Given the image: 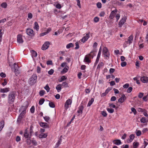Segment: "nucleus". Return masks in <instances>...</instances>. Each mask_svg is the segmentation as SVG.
Instances as JSON below:
<instances>
[{"mask_svg":"<svg viewBox=\"0 0 148 148\" xmlns=\"http://www.w3.org/2000/svg\"><path fill=\"white\" fill-rule=\"evenodd\" d=\"M72 103V101L70 99L66 100L64 104V108L65 110H67L69 108V105H71Z\"/></svg>","mask_w":148,"mask_h":148,"instance_id":"9","label":"nucleus"},{"mask_svg":"<svg viewBox=\"0 0 148 148\" xmlns=\"http://www.w3.org/2000/svg\"><path fill=\"white\" fill-rule=\"evenodd\" d=\"M144 148H145L148 144V140L146 139H144Z\"/></svg>","mask_w":148,"mask_h":148,"instance_id":"34","label":"nucleus"},{"mask_svg":"<svg viewBox=\"0 0 148 148\" xmlns=\"http://www.w3.org/2000/svg\"><path fill=\"white\" fill-rule=\"evenodd\" d=\"M54 70L53 69H51L50 71H49L48 72V73H49V74L50 75H51L52 74H53V72H54Z\"/></svg>","mask_w":148,"mask_h":148,"instance_id":"51","label":"nucleus"},{"mask_svg":"<svg viewBox=\"0 0 148 148\" xmlns=\"http://www.w3.org/2000/svg\"><path fill=\"white\" fill-rule=\"evenodd\" d=\"M126 98V97L125 96V95L123 94L121 97L118 100V101L121 103H122L124 102Z\"/></svg>","mask_w":148,"mask_h":148,"instance_id":"14","label":"nucleus"},{"mask_svg":"<svg viewBox=\"0 0 148 148\" xmlns=\"http://www.w3.org/2000/svg\"><path fill=\"white\" fill-rule=\"evenodd\" d=\"M31 143H32L33 145H37V142L35 140H32Z\"/></svg>","mask_w":148,"mask_h":148,"instance_id":"47","label":"nucleus"},{"mask_svg":"<svg viewBox=\"0 0 148 148\" xmlns=\"http://www.w3.org/2000/svg\"><path fill=\"white\" fill-rule=\"evenodd\" d=\"M101 114L104 117L106 116L107 115L106 112L104 111L102 112Z\"/></svg>","mask_w":148,"mask_h":148,"instance_id":"48","label":"nucleus"},{"mask_svg":"<svg viewBox=\"0 0 148 148\" xmlns=\"http://www.w3.org/2000/svg\"><path fill=\"white\" fill-rule=\"evenodd\" d=\"M66 79H67V78L66 77L64 76H63L61 78V82L65 80H66Z\"/></svg>","mask_w":148,"mask_h":148,"instance_id":"57","label":"nucleus"},{"mask_svg":"<svg viewBox=\"0 0 148 148\" xmlns=\"http://www.w3.org/2000/svg\"><path fill=\"white\" fill-rule=\"evenodd\" d=\"M49 105L50 107L51 108H53L55 107V105L54 103L52 102H50L49 103Z\"/></svg>","mask_w":148,"mask_h":148,"instance_id":"40","label":"nucleus"},{"mask_svg":"<svg viewBox=\"0 0 148 148\" xmlns=\"http://www.w3.org/2000/svg\"><path fill=\"white\" fill-rule=\"evenodd\" d=\"M90 37V33H87L86 34V36H84L82 38L81 40V41L83 43H84L85 41H87Z\"/></svg>","mask_w":148,"mask_h":148,"instance_id":"13","label":"nucleus"},{"mask_svg":"<svg viewBox=\"0 0 148 148\" xmlns=\"http://www.w3.org/2000/svg\"><path fill=\"white\" fill-rule=\"evenodd\" d=\"M116 97L115 96H112V97L111 99V101H114L116 100Z\"/></svg>","mask_w":148,"mask_h":148,"instance_id":"63","label":"nucleus"},{"mask_svg":"<svg viewBox=\"0 0 148 148\" xmlns=\"http://www.w3.org/2000/svg\"><path fill=\"white\" fill-rule=\"evenodd\" d=\"M61 139H59L58 141V142L56 144L55 146V147L57 148L58 147L59 145L61 144Z\"/></svg>","mask_w":148,"mask_h":148,"instance_id":"33","label":"nucleus"},{"mask_svg":"<svg viewBox=\"0 0 148 148\" xmlns=\"http://www.w3.org/2000/svg\"><path fill=\"white\" fill-rule=\"evenodd\" d=\"M117 12V10L116 9L112 11L110 13L109 17L110 19H112L114 17V16Z\"/></svg>","mask_w":148,"mask_h":148,"instance_id":"12","label":"nucleus"},{"mask_svg":"<svg viewBox=\"0 0 148 148\" xmlns=\"http://www.w3.org/2000/svg\"><path fill=\"white\" fill-rule=\"evenodd\" d=\"M132 87H130L127 89V92L128 93L130 92L132 90Z\"/></svg>","mask_w":148,"mask_h":148,"instance_id":"58","label":"nucleus"},{"mask_svg":"<svg viewBox=\"0 0 148 148\" xmlns=\"http://www.w3.org/2000/svg\"><path fill=\"white\" fill-rule=\"evenodd\" d=\"M17 42L19 44H22L23 42V40L22 38V35L19 34L17 35Z\"/></svg>","mask_w":148,"mask_h":148,"instance_id":"7","label":"nucleus"},{"mask_svg":"<svg viewBox=\"0 0 148 148\" xmlns=\"http://www.w3.org/2000/svg\"><path fill=\"white\" fill-rule=\"evenodd\" d=\"M26 32L27 34L30 36H34L35 34L33 30L31 28H28L26 29Z\"/></svg>","mask_w":148,"mask_h":148,"instance_id":"6","label":"nucleus"},{"mask_svg":"<svg viewBox=\"0 0 148 148\" xmlns=\"http://www.w3.org/2000/svg\"><path fill=\"white\" fill-rule=\"evenodd\" d=\"M47 136V135L45 134L42 133L39 135V137L40 138H46Z\"/></svg>","mask_w":148,"mask_h":148,"instance_id":"28","label":"nucleus"},{"mask_svg":"<svg viewBox=\"0 0 148 148\" xmlns=\"http://www.w3.org/2000/svg\"><path fill=\"white\" fill-rule=\"evenodd\" d=\"M7 4L6 3H3L1 4V6L3 8H6L7 7Z\"/></svg>","mask_w":148,"mask_h":148,"instance_id":"42","label":"nucleus"},{"mask_svg":"<svg viewBox=\"0 0 148 148\" xmlns=\"http://www.w3.org/2000/svg\"><path fill=\"white\" fill-rule=\"evenodd\" d=\"M56 89L59 92L61 90V84H58L56 87Z\"/></svg>","mask_w":148,"mask_h":148,"instance_id":"32","label":"nucleus"},{"mask_svg":"<svg viewBox=\"0 0 148 148\" xmlns=\"http://www.w3.org/2000/svg\"><path fill=\"white\" fill-rule=\"evenodd\" d=\"M126 19V17H123L122 19L120 21L119 23V27H121L124 23L125 22Z\"/></svg>","mask_w":148,"mask_h":148,"instance_id":"11","label":"nucleus"},{"mask_svg":"<svg viewBox=\"0 0 148 148\" xmlns=\"http://www.w3.org/2000/svg\"><path fill=\"white\" fill-rule=\"evenodd\" d=\"M69 68V67L66 66L61 72V73H64L66 72L68 70Z\"/></svg>","mask_w":148,"mask_h":148,"instance_id":"26","label":"nucleus"},{"mask_svg":"<svg viewBox=\"0 0 148 148\" xmlns=\"http://www.w3.org/2000/svg\"><path fill=\"white\" fill-rule=\"evenodd\" d=\"M14 72L15 74L17 76L21 72V71L19 66L16 63H15L14 64Z\"/></svg>","mask_w":148,"mask_h":148,"instance_id":"3","label":"nucleus"},{"mask_svg":"<svg viewBox=\"0 0 148 148\" xmlns=\"http://www.w3.org/2000/svg\"><path fill=\"white\" fill-rule=\"evenodd\" d=\"M40 125L41 127L45 128H49L48 124L46 123L41 122L40 123Z\"/></svg>","mask_w":148,"mask_h":148,"instance_id":"17","label":"nucleus"},{"mask_svg":"<svg viewBox=\"0 0 148 148\" xmlns=\"http://www.w3.org/2000/svg\"><path fill=\"white\" fill-rule=\"evenodd\" d=\"M97 5L98 8H100L101 7V4L100 2H98L97 3Z\"/></svg>","mask_w":148,"mask_h":148,"instance_id":"54","label":"nucleus"},{"mask_svg":"<svg viewBox=\"0 0 148 148\" xmlns=\"http://www.w3.org/2000/svg\"><path fill=\"white\" fill-rule=\"evenodd\" d=\"M34 29H36V31H38L39 29V26L37 22H35L34 23Z\"/></svg>","mask_w":148,"mask_h":148,"instance_id":"25","label":"nucleus"},{"mask_svg":"<svg viewBox=\"0 0 148 148\" xmlns=\"http://www.w3.org/2000/svg\"><path fill=\"white\" fill-rule=\"evenodd\" d=\"M8 59L9 65L10 66H11L12 64V62L14 61V59L12 57H11L10 58L8 57Z\"/></svg>","mask_w":148,"mask_h":148,"instance_id":"23","label":"nucleus"},{"mask_svg":"<svg viewBox=\"0 0 148 148\" xmlns=\"http://www.w3.org/2000/svg\"><path fill=\"white\" fill-rule=\"evenodd\" d=\"M133 36L132 35H131L128 38L127 41H126L124 44L123 46L124 47H126L127 46V44H128L130 45L132 43L133 40Z\"/></svg>","mask_w":148,"mask_h":148,"instance_id":"5","label":"nucleus"},{"mask_svg":"<svg viewBox=\"0 0 148 148\" xmlns=\"http://www.w3.org/2000/svg\"><path fill=\"white\" fill-rule=\"evenodd\" d=\"M136 135L137 136H139L141 134V132L140 131L138 130L136 133Z\"/></svg>","mask_w":148,"mask_h":148,"instance_id":"56","label":"nucleus"},{"mask_svg":"<svg viewBox=\"0 0 148 148\" xmlns=\"http://www.w3.org/2000/svg\"><path fill=\"white\" fill-rule=\"evenodd\" d=\"M130 139L127 140V142L128 143H131L132 141L134 138V136L133 134H131L130 135Z\"/></svg>","mask_w":148,"mask_h":148,"instance_id":"21","label":"nucleus"},{"mask_svg":"<svg viewBox=\"0 0 148 148\" xmlns=\"http://www.w3.org/2000/svg\"><path fill=\"white\" fill-rule=\"evenodd\" d=\"M131 110L134 114H136V110L134 108H131Z\"/></svg>","mask_w":148,"mask_h":148,"instance_id":"49","label":"nucleus"},{"mask_svg":"<svg viewBox=\"0 0 148 148\" xmlns=\"http://www.w3.org/2000/svg\"><path fill=\"white\" fill-rule=\"evenodd\" d=\"M44 88L47 90V92H48L49 91L50 89L49 87L47 85L45 86V87H44Z\"/></svg>","mask_w":148,"mask_h":148,"instance_id":"44","label":"nucleus"},{"mask_svg":"<svg viewBox=\"0 0 148 148\" xmlns=\"http://www.w3.org/2000/svg\"><path fill=\"white\" fill-rule=\"evenodd\" d=\"M94 21L95 23L99 21V18L98 17H95L94 19Z\"/></svg>","mask_w":148,"mask_h":148,"instance_id":"45","label":"nucleus"},{"mask_svg":"<svg viewBox=\"0 0 148 148\" xmlns=\"http://www.w3.org/2000/svg\"><path fill=\"white\" fill-rule=\"evenodd\" d=\"M127 64V63L126 62H122L121 63V65L122 67L125 66Z\"/></svg>","mask_w":148,"mask_h":148,"instance_id":"59","label":"nucleus"},{"mask_svg":"<svg viewBox=\"0 0 148 148\" xmlns=\"http://www.w3.org/2000/svg\"><path fill=\"white\" fill-rule=\"evenodd\" d=\"M24 136L25 138H27L29 136V134L28 133V131L27 129H26L24 133Z\"/></svg>","mask_w":148,"mask_h":148,"instance_id":"24","label":"nucleus"},{"mask_svg":"<svg viewBox=\"0 0 148 148\" xmlns=\"http://www.w3.org/2000/svg\"><path fill=\"white\" fill-rule=\"evenodd\" d=\"M75 45L76 46V47L75 48V49H79V46L78 43L77 42H76L75 43Z\"/></svg>","mask_w":148,"mask_h":148,"instance_id":"55","label":"nucleus"},{"mask_svg":"<svg viewBox=\"0 0 148 148\" xmlns=\"http://www.w3.org/2000/svg\"><path fill=\"white\" fill-rule=\"evenodd\" d=\"M62 85L64 87H68V84L65 82H63Z\"/></svg>","mask_w":148,"mask_h":148,"instance_id":"39","label":"nucleus"},{"mask_svg":"<svg viewBox=\"0 0 148 148\" xmlns=\"http://www.w3.org/2000/svg\"><path fill=\"white\" fill-rule=\"evenodd\" d=\"M141 81L144 83H147L148 82V78L146 76H143L140 78Z\"/></svg>","mask_w":148,"mask_h":148,"instance_id":"15","label":"nucleus"},{"mask_svg":"<svg viewBox=\"0 0 148 148\" xmlns=\"http://www.w3.org/2000/svg\"><path fill=\"white\" fill-rule=\"evenodd\" d=\"M139 143L137 142H134L133 143V147L134 148H137L139 145Z\"/></svg>","mask_w":148,"mask_h":148,"instance_id":"29","label":"nucleus"},{"mask_svg":"<svg viewBox=\"0 0 148 148\" xmlns=\"http://www.w3.org/2000/svg\"><path fill=\"white\" fill-rule=\"evenodd\" d=\"M73 45L72 43H70L69 44H68L66 46V47L67 48L69 49L71 47H73Z\"/></svg>","mask_w":148,"mask_h":148,"instance_id":"38","label":"nucleus"},{"mask_svg":"<svg viewBox=\"0 0 148 148\" xmlns=\"http://www.w3.org/2000/svg\"><path fill=\"white\" fill-rule=\"evenodd\" d=\"M32 14L31 13H29L28 15V17L29 18H31L32 17Z\"/></svg>","mask_w":148,"mask_h":148,"instance_id":"62","label":"nucleus"},{"mask_svg":"<svg viewBox=\"0 0 148 148\" xmlns=\"http://www.w3.org/2000/svg\"><path fill=\"white\" fill-rule=\"evenodd\" d=\"M44 119L46 121L48 122V121L49 120L50 118L49 116H46L44 117Z\"/></svg>","mask_w":148,"mask_h":148,"instance_id":"64","label":"nucleus"},{"mask_svg":"<svg viewBox=\"0 0 148 148\" xmlns=\"http://www.w3.org/2000/svg\"><path fill=\"white\" fill-rule=\"evenodd\" d=\"M36 75L35 74H34L29 79L28 81V83L30 85H33L36 82Z\"/></svg>","mask_w":148,"mask_h":148,"instance_id":"2","label":"nucleus"},{"mask_svg":"<svg viewBox=\"0 0 148 148\" xmlns=\"http://www.w3.org/2000/svg\"><path fill=\"white\" fill-rule=\"evenodd\" d=\"M47 65H52V62L51 60H48L47 62Z\"/></svg>","mask_w":148,"mask_h":148,"instance_id":"61","label":"nucleus"},{"mask_svg":"<svg viewBox=\"0 0 148 148\" xmlns=\"http://www.w3.org/2000/svg\"><path fill=\"white\" fill-rule=\"evenodd\" d=\"M103 62H101L98 65L97 68H100L103 65Z\"/></svg>","mask_w":148,"mask_h":148,"instance_id":"60","label":"nucleus"},{"mask_svg":"<svg viewBox=\"0 0 148 148\" xmlns=\"http://www.w3.org/2000/svg\"><path fill=\"white\" fill-rule=\"evenodd\" d=\"M32 57H36L37 55V53L35 51L32 50Z\"/></svg>","mask_w":148,"mask_h":148,"instance_id":"31","label":"nucleus"},{"mask_svg":"<svg viewBox=\"0 0 148 148\" xmlns=\"http://www.w3.org/2000/svg\"><path fill=\"white\" fill-rule=\"evenodd\" d=\"M10 91V88H1L0 89V92L5 93L7 92Z\"/></svg>","mask_w":148,"mask_h":148,"instance_id":"16","label":"nucleus"},{"mask_svg":"<svg viewBox=\"0 0 148 148\" xmlns=\"http://www.w3.org/2000/svg\"><path fill=\"white\" fill-rule=\"evenodd\" d=\"M50 45V43L49 42H46L42 46V50H44L47 49L49 47Z\"/></svg>","mask_w":148,"mask_h":148,"instance_id":"10","label":"nucleus"},{"mask_svg":"<svg viewBox=\"0 0 148 148\" xmlns=\"http://www.w3.org/2000/svg\"><path fill=\"white\" fill-rule=\"evenodd\" d=\"M101 47H100V48L99 49V51L98 53V54L97 57H100L101 53Z\"/></svg>","mask_w":148,"mask_h":148,"instance_id":"53","label":"nucleus"},{"mask_svg":"<svg viewBox=\"0 0 148 148\" xmlns=\"http://www.w3.org/2000/svg\"><path fill=\"white\" fill-rule=\"evenodd\" d=\"M141 122L145 123L148 122V120L145 117H142L140 120Z\"/></svg>","mask_w":148,"mask_h":148,"instance_id":"27","label":"nucleus"},{"mask_svg":"<svg viewBox=\"0 0 148 148\" xmlns=\"http://www.w3.org/2000/svg\"><path fill=\"white\" fill-rule=\"evenodd\" d=\"M107 110L109 112L111 113H113L114 112V110L112 108H107Z\"/></svg>","mask_w":148,"mask_h":148,"instance_id":"35","label":"nucleus"},{"mask_svg":"<svg viewBox=\"0 0 148 148\" xmlns=\"http://www.w3.org/2000/svg\"><path fill=\"white\" fill-rule=\"evenodd\" d=\"M83 109V106L82 105L80 106L79 108V110L77 111V112L79 114H82Z\"/></svg>","mask_w":148,"mask_h":148,"instance_id":"20","label":"nucleus"},{"mask_svg":"<svg viewBox=\"0 0 148 148\" xmlns=\"http://www.w3.org/2000/svg\"><path fill=\"white\" fill-rule=\"evenodd\" d=\"M103 52L104 55V57H105V58L108 60L109 58L110 54L107 47H105L104 48Z\"/></svg>","mask_w":148,"mask_h":148,"instance_id":"4","label":"nucleus"},{"mask_svg":"<svg viewBox=\"0 0 148 148\" xmlns=\"http://www.w3.org/2000/svg\"><path fill=\"white\" fill-rule=\"evenodd\" d=\"M2 30L0 29V44H1V42L2 41V36L3 34V32H2Z\"/></svg>","mask_w":148,"mask_h":148,"instance_id":"37","label":"nucleus"},{"mask_svg":"<svg viewBox=\"0 0 148 148\" xmlns=\"http://www.w3.org/2000/svg\"><path fill=\"white\" fill-rule=\"evenodd\" d=\"M45 101V99L44 98L40 99L39 102V104L40 105H42L44 103Z\"/></svg>","mask_w":148,"mask_h":148,"instance_id":"36","label":"nucleus"},{"mask_svg":"<svg viewBox=\"0 0 148 148\" xmlns=\"http://www.w3.org/2000/svg\"><path fill=\"white\" fill-rule=\"evenodd\" d=\"M45 91L44 90H42L40 91L39 95L40 96H42L45 94Z\"/></svg>","mask_w":148,"mask_h":148,"instance_id":"41","label":"nucleus"},{"mask_svg":"<svg viewBox=\"0 0 148 148\" xmlns=\"http://www.w3.org/2000/svg\"><path fill=\"white\" fill-rule=\"evenodd\" d=\"M4 125V122L3 121H1L0 122V132L2 130Z\"/></svg>","mask_w":148,"mask_h":148,"instance_id":"22","label":"nucleus"},{"mask_svg":"<svg viewBox=\"0 0 148 148\" xmlns=\"http://www.w3.org/2000/svg\"><path fill=\"white\" fill-rule=\"evenodd\" d=\"M23 108V109H24V110L22 111V112H21V113L19 115L21 116H22L25 114L26 113V110L27 109V107H24L22 106V107H21V109H22V108Z\"/></svg>","mask_w":148,"mask_h":148,"instance_id":"18","label":"nucleus"},{"mask_svg":"<svg viewBox=\"0 0 148 148\" xmlns=\"http://www.w3.org/2000/svg\"><path fill=\"white\" fill-rule=\"evenodd\" d=\"M133 79L134 80L136 81V83L138 84H140V82L139 80L138 79V78L137 77H135L133 78Z\"/></svg>","mask_w":148,"mask_h":148,"instance_id":"43","label":"nucleus"},{"mask_svg":"<svg viewBox=\"0 0 148 148\" xmlns=\"http://www.w3.org/2000/svg\"><path fill=\"white\" fill-rule=\"evenodd\" d=\"M26 141L27 144L29 145L31 143L32 140H30L28 138L27 139Z\"/></svg>","mask_w":148,"mask_h":148,"instance_id":"52","label":"nucleus"},{"mask_svg":"<svg viewBox=\"0 0 148 148\" xmlns=\"http://www.w3.org/2000/svg\"><path fill=\"white\" fill-rule=\"evenodd\" d=\"M7 80L6 79H4V82H2V85L3 86L6 85L7 84Z\"/></svg>","mask_w":148,"mask_h":148,"instance_id":"50","label":"nucleus"},{"mask_svg":"<svg viewBox=\"0 0 148 148\" xmlns=\"http://www.w3.org/2000/svg\"><path fill=\"white\" fill-rule=\"evenodd\" d=\"M16 92L15 91L10 92L8 96V103L10 104L13 103L15 99Z\"/></svg>","mask_w":148,"mask_h":148,"instance_id":"1","label":"nucleus"},{"mask_svg":"<svg viewBox=\"0 0 148 148\" xmlns=\"http://www.w3.org/2000/svg\"><path fill=\"white\" fill-rule=\"evenodd\" d=\"M94 101V99L93 98H92L91 100L89 101L87 105V106H90L92 104Z\"/></svg>","mask_w":148,"mask_h":148,"instance_id":"30","label":"nucleus"},{"mask_svg":"<svg viewBox=\"0 0 148 148\" xmlns=\"http://www.w3.org/2000/svg\"><path fill=\"white\" fill-rule=\"evenodd\" d=\"M92 53V52H91L89 54L88 56H86L84 60V61L85 62H88V63H90V61L89 60V58L91 57H92V58L93 57L91 56Z\"/></svg>","mask_w":148,"mask_h":148,"instance_id":"8","label":"nucleus"},{"mask_svg":"<svg viewBox=\"0 0 148 148\" xmlns=\"http://www.w3.org/2000/svg\"><path fill=\"white\" fill-rule=\"evenodd\" d=\"M113 142L114 144L117 145H119L121 143V140L119 139L114 140Z\"/></svg>","mask_w":148,"mask_h":148,"instance_id":"19","label":"nucleus"},{"mask_svg":"<svg viewBox=\"0 0 148 148\" xmlns=\"http://www.w3.org/2000/svg\"><path fill=\"white\" fill-rule=\"evenodd\" d=\"M35 107L34 106H33L30 109V112L32 113H33L34 112Z\"/></svg>","mask_w":148,"mask_h":148,"instance_id":"46","label":"nucleus"}]
</instances>
